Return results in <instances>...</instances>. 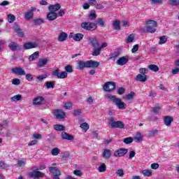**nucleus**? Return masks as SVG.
<instances>
[{"label": "nucleus", "instance_id": "f257e3e1", "mask_svg": "<svg viewBox=\"0 0 179 179\" xmlns=\"http://www.w3.org/2000/svg\"><path fill=\"white\" fill-rule=\"evenodd\" d=\"M156 27H157V22L150 20L145 21V29H143L144 33H156Z\"/></svg>", "mask_w": 179, "mask_h": 179}, {"label": "nucleus", "instance_id": "f03ea898", "mask_svg": "<svg viewBox=\"0 0 179 179\" xmlns=\"http://www.w3.org/2000/svg\"><path fill=\"white\" fill-rule=\"evenodd\" d=\"M82 29L84 30H87L88 31L96 30L97 29V25L94 22H85L81 24Z\"/></svg>", "mask_w": 179, "mask_h": 179}, {"label": "nucleus", "instance_id": "7ed1b4c3", "mask_svg": "<svg viewBox=\"0 0 179 179\" xmlns=\"http://www.w3.org/2000/svg\"><path fill=\"white\" fill-rule=\"evenodd\" d=\"M108 121L109 122H112L110 124L111 128H120V129H122V128L125 127L122 122L115 121L113 117L109 118Z\"/></svg>", "mask_w": 179, "mask_h": 179}, {"label": "nucleus", "instance_id": "20e7f679", "mask_svg": "<svg viewBox=\"0 0 179 179\" xmlns=\"http://www.w3.org/2000/svg\"><path fill=\"white\" fill-rule=\"evenodd\" d=\"M49 171L52 174V177H54L55 176H61V171H59V169H58V166H57V164H52L49 167Z\"/></svg>", "mask_w": 179, "mask_h": 179}, {"label": "nucleus", "instance_id": "39448f33", "mask_svg": "<svg viewBox=\"0 0 179 179\" xmlns=\"http://www.w3.org/2000/svg\"><path fill=\"white\" fill-rule=\"evenodd\" d=\"M54 76H56L58 79H65L68 78V73L66 71H62L59 73V69H56L52 72Z\"/></svg>", "mask_w": 179, "mask_h": 179}, {"label": "nucleus", "instance_id": "423d86ee", "mask_svg": "<svg viewBox=\"0 0 179 179\" xmlns=\"http://www.w3.org/2000/svg\"><path fill=\"white\" fill-rule=\"evenodd\" d=\"M8 48H10L11 51H22V45H19L17 43L12 41L8 44Z\"/></svg>", "mask_w": 179, "mask_h": 179}, {"label": "nucleus", "instance_id": "0eeeda50", "mask_svg": "<svg viewBox=\"0 0 179 179\" xmlns=\"http://www.w3.org/2000/svg\"><path fill=\"white\" fill-rule=\"evenodd\" d=\"M115 89V83L114 82H107L103 85V90L105 92H113Z\"/></svg>", "mask_w": 179, "mask_h": 179}, {"label": "nucleus", "instance_id": "6e6552de", "mask_svg": "<svg viewBox=\"0 0 179 179\" xmlns=\"http://www.w3.org/2000/svg\"><path fill=\"white\" fill-rule=\"evenodd\" d=\"M38 43L36 42H27L23 44L24 50H31V48H37Z\"/></svg>", "mask_w": 179, "mask_h": 179}, {"label": "nucleus", "instance_id": "1a4fd4ad", "mask_svg": "<svg viewBox=\"0 0 179 179\" xmlns=\"http://www.w3.org/2000/svg\"><path fill=\"white\" fill-rule=\"evenodd\" d=\"M54 114L57 120H64L66 113L64 112L62 109H57L54 111Z\"/></svg>", "mask_w": 179, "mask_h": 179}, {"label": "nucleus", "instance_id": "9d476101", "mask_svg": "<svg viewBox=\"0 0 179 179\" xmlns=\"http://www.w3.org/2000/svg\"><path fill=\"white\" fill-rule=\"evenodd\" d=\"M127 153H128V149L120 148V150L115 152L114 156L115 157H122V156H124Z\"/></svg>", "mask_w": 179, "mask_h": 179}, {"label": "nucleus", "instance_id": "9b49d317", "mask_svg": "<svg viewBox=\"0 0 179 179\" xmlns=\"http://www.w3.org/2000/svg\"><path fill=\"white\" fill-rule=\"evenodd\" d=\"M28 176L29 177H34V179H38V178H40V177H43L44 173H43L42 172H40L38 171L34 170L32 172H29L28 173Z\"/></svg>", "mask_w": 179, "mask_h": 179}, {"label": "nucleus", "instance_id": "f8f14e48", "mask_svg": "<svg viewBox=\"0 0 179 179\" xmlns=\"http://www.w3.org/2000/svg\"><path fill=\"white\" fill-rule=\"evenodd\" d=\"M13 73H15V75H19L20 76H24L26 75V71L23 70L22 68L20 67H15L12 69Z\"/></svg>", "mask_w": 179, "mask_h": 179}, {"label": "nucleus", "instance_id": "ddd939ff", "mask_svg": "<svg viewBox=\"0 0 179 179\" xmlns=\"http://www.w3.org/2000/svg\"><path fill=\"white\" fill-rule=\"evenodd\" d=\"M88 41L94 48H97V47H100V43H99L97 38L94 37L90 38L88 39Z\"/></svg>", "mask_w": 179, "mask_h": 179}, {"label": "nucleus", "instance_id": "4468645a", "mask_svg": "<svg viewBox=\"0 0 179 179\" xmlns=\"http://www.w3.org/2000/svg\"><path fill=\"white\" fill-rule=\"evenodd\" d=\"M128 57H122L117 60L116 64L117 65H120V66H123V65H126V64H128Z\"/></svg>", "mask_w": 179, "mask_h": 179}, {"label": "nucleus", "instance_id": "2eb2a0df", "mask_svg": "<svg viewBox=\"0 0 179 179\" xmlns=\"http://www.w3.org/2000/svg\"><path fill=\"white\" fill-rule=\"evenodd\" d=\"M115 103L119 110H125V103H124L121 99L117 98L116 101H115Z\"/></svg>", "mask_w": 179, "mask_h": 179}, {"label": "nucleus", "instance_id": "dca6fc26", "mask_svg": "<svg viewBox=\"0 0 179 179\" xmlns=\"http://www.w3.org/2000/svg\"><path fill=\"white\" fill-rule=\"evenodd\" d=\"M48 62H50L48 59L42 58L39 59L38 62L36 63V65L38 68H43V66H45Z\"/></svg>", "mask_w": 179, "mask_h": 179}, {"label": "nucleus", "instance_id": "f3484780", "mask_svg": "<svg viewBox=\"0 0 179 179\" xmlns=\"http://www.w3.org/2000/svg\"><path fill=\"white\" fill-rule=\"evenodd\" d=\"M45 99L43 96H37L33 99V104L34 106H41L44 103Z\"/></svg>", "mask_w": 179, "mask_h": 179}, {"label": "nucleus", "instance_id": "a211bd4d", "mask_svg": "<svg viewBox=\"0 0 179 179\" xmlns=\"http://www.w3.org/2000/svg\"><path fill=\"white\" fill-rule=\"evenodd\" d=\"M102 157L105 159V160H108L110 157H111V150L110 149H104L102 152Z\"/></svg>", "mask_w": 179, "mask_h": 179}, {"label": "nucleus", "instance_id": "6ab92c4d", "mask_svg": "<svg viewBox=\"0 0 179 179\" xmlns=\"http://www.w3.org/2000/svg\"><path fill=\"white\" fill-rule=\"evenodd\" d=\"M57 17H58V14L55 12L50 11L47 14L48 20H50V21L55 20Z\"/></svg>", "mask_w": 179, "mask_h": 179}, {"label": "nucleus", "instance_id": "aec40b11", "mask_svg": "<svg viewBox=\"0 0 179 179\" xmlns=\"http://www.w3.org/2000/svg\"><path fill=\"white\" fill-rule=\"evenodd\" d=\"M138 82H146L148 80V76L146 74H138L136 77Z\"/></svg>", "mask_w": 179, "mask_h": 179}, {"label": "nucleus", "instance_id": "412c9836", "mask_svg": "<svg viewBox=\"0 0 179 179\" xmlns=\"http://www.w3.org/2000/svg\"><path fill=\"white\" fill-rule=\"evenodd\" d=\"M100 63L94 60H88V68H99Z\"/></svg>", "mask_w": 179, "mask_h": 179}, {"label": "nucleus", "instance_id": "4be33fe9", "mask_svg": "<svg viewBox=\"0 0 179 179\" xmlns=\"http://www.w3.org/2000/svg\"><path fill=\"white\" fill-rule=\"evenodd\" d=\"M69 36L73 37L74 41H80L81 40H83V37H85V36L80 33L76 34L73 36L70 35Z\"/></svg>", "mask_w": 179, "mask_h": 179}, {"label": "nucleus", "instance_id": "5701e85b", "mask_svg": "<svg viewBox=\"0 0 179 179\" xmlns=\"http://www.w3.org/2000/svg\"><path fill=\"white\" fill-rule=\"evenodd\" d=\"M61 137L62 139H65L66 141H73V136H72L65 131H63L62 133Z\"/></svg>", "mask_w": 179, "mask_h": 179}, {"label": "nucleus", "instance_id": "b1692460", "mask_svg": "<svg viewBox=\"0 0 179 179\" xmlns=\"http://www.w3.org/2000/svg\"><path fill=\"white\" fill-rule=\"evenodd\" d=\"M49 10L50 12H57V10H59L61 9V5L59 3H57L55 5H50L48 7Z\"/></svg>", "mask_w": 179, "mask_h": 179}, {"label": "nucleus", "instance_id": "393cba45", "mask_svg": "<svg viewBox=\"0 0 179 179\" xmlns=\"http://www.w3.org/2000/svg\"><path fill=\"white\" fill-rule=\"evenodd\" d=\"M135 96H136V94H135L134 92H131L129 94L123 96V99L124 100H127L129 101V100H134V99H135Z\"/></svg>", "mask_w": 179, "mask_h": 179}, {"label": "nucleus", "instance_id": "a878e982", "mask_svg": "<svg viewBox=\"0 0 179 179\" xmlns=\"http://www.w3.org/2000/svg\"><path fill=\"white\" fill-rule=\"evenodd\" d=\"M78 68L80 71H83V69H85V68H89L88 61H80L78 62Z\"/></svg>", "mask_w": 179, "mask_h": 179}, {"label": "nucleus", "instance_id": "bb28decb", "mask_svg": "<svg viewBox=\"0 0 179 179\" xmlns=\"http://www.w3.org/2000/svg\"><path fill=\"white\" fill-rule=\"evenodd\" d=\"M173 117L170 116H166L164 119L165 125H166V127H170V125H171V122L173 121Z\"/></svg>", "mask_w": 179, "mask_h": 179}, {"label": "nucleus", "instance_id": "cd10ccee", "mask_svg": "<svg viewBox=\"0 0 179 179\" xmlns=\"http://www.w3.org/2000/svg\"><path fill=\"white\" fill-rule=\"evenodd\" d=\"M101 54V48L99 46L97 48H94L92 55L93 57H97V55H100Z\"/></svg>", "mask_w": 179, "mask_h": 179}, {"label": "nucleus", "instance_id": "c85d7f7f", "mask_svg": "<svg viewBox=\"0 0 179 179\" xmlns=\"http://www.w3.org/2000/svg\"><path fill=\"white\" fill-rule=\"evenodd\" d=\"M68 38V34L65 32H61L59 37L58 41H65Z\"/></svg>", "mask_w": 179, "mask_h": 179}, {"label": "nucleus", "instance_id": "c756f323", "mask_svg": "<svg viewBox=\"0 0 179 179\" xmlns=\"http://www.w3.org/2000/svg\"><path fill=\"white\" fill-rule=\"evenodd\" d=\"M33 10H30L29 11L25 13L24 17L27 20H30V19H33L34 16Z\"/></svg>", "mask_w": 179, "mask_h": 179}, {"label": "nucleus", "instance_id": "7c9ffc66", "mask_svg": "<svg viewBox=\"0 0 179 179\" xmlns=\"http://www.w3.org/2000/svg\"><path fill=\"white\" fill-rule=\"evenodd\" d=\"M105 99L106 100H109V101H113L114 103H115L116 100L118 98H117V96H115L114 95L107 94V95H105Z\"/></svg>", "mask_w": 179, "mask_h": 179}, {"label": "nucleus", "instance_id": "2f4dec72", "mask_svg": "<svg viewBox=\"0 0 179 179\" xmlns=\"http://www.w3.org/2000/svg\"><path fill=\"white\" fill-rule=\"evenodd\" d=\"M106 170L107 166L104 163L101 164V165L98 167V171L99 173H104L106 171Z\"/></svg>", "mask_w": 179, "mask_h": 179}, {"label": "nucleus", "instance_id": "473e14b6", "mask_svg": "<svg viewBox=\"0 0 179 179\" xmlns=\"http://www.w3.org/2000/svg\"><path fill=\"white\" fill-rule=\"evenodd\" d=\"M53 128L55 131H65V127L62 124H55Z\"/></svg>", "mask_w": 179, "mask_h": 179}, {"label": "nucleus", "instance_id": "72a5a7b5", "mask_svg": "<svg viewBox=\"0 0 179 179\" xmlns=\"http://www.w3.org/2000/svg\"><path fill=\"white\" fill-rule=\"evenodd\" d=\"M45 85L46 89H54L55 87V82L54 81H47Z\"/></svg>", "mask_w": 179, "mask_h": 179}, {"label": "nucleus", "instance_id": "f704fd0d", "mask_svg": "<svg viewBox=\"0 0 179 179\" xmlns=\"http://www.w3.org/2000/svg\"><path fill=\"white\" fill-rule=\"evenodd\" d=\"M148 68L150 71H152V72H159V66L155 64H150Z\"/></svg>", "mask_w": 179, "mask_h": 179}, {"label": "nucleus", "instance_id": "c9c22d12", "mask_svg": "<svg viewBox=\"0 0 179 179\" xmlns=\"http://www.w3.org/2000/svg\"><path fill=\"white\" fill-rule=\"evenodd\" d=\"M33 22L35 26H40V24H43V23H44V20L42 18L34 19Z\"/></svg>", "mask_w": 179, "mask_h": 179}, {"label": "nucleus", "instance_id": "e433bc0d", "mask_svg": "<svg viewBox=\"0 0 179 179\" xmlns=\"http://www.w3.org/2000/svg\"><path fill=\"white\" fill-rule=\"evenodd\" d=\"M39 53L38 52H35L29 57V61H34L38 58Z\"/></svg>", "mask_w": 179, "mask_h": 179}, {"label": "nucleus", "instance_id": "4c0bfd02", "mask_svg": "<svg viewBox=\"0 0 179 179\" xmlns=\"http://www.w3.org/2000/svg\"><path fill=\"white\" fill-rule=\"evenodd\" d=\"M96 17H97V15L96 14V10H91L90 14L89 15V20H94Z\"/></svg>", "mask_w": 179, "mask_h": 179}, {"label": "nucleus", "instance_id": "58836bf2", "mask_svg": "<svg viewBox=\"0 0 179 179\" xmlns=\"http://www.w3.org/2000/svg\"><path fill=\"white\" fill-rule=\"evenodd\" d=\"M25 165H26V159H21L18 160L17 162V167H24Z\"/></svg>", "mask_w": 179, "mask_h": 179}, {"label": "nucleus", "instance_id": "ea45409f", "mask_svg": "<svg viewBox=\"0 0 179 179\" xmlns=\"http://www.w3.org/2000/svg\"><path fill=\"white\" fill-rule=\"evenodd\" d=\"M7 19H8V23H13L15 20H16V17H15V15L12 14H9L7 15Z\"/></svg>", "mask_w": 179, "mask_h": 179}, {"label": "nucleus", "instance_id": "a19ab883", "mask_svg": "<svg viewBox=\"0 0 179 179\" xmlns=\"http://www.w3.org/2000/svg\"><path fill=\"white\" fill-rule=\"evenodd\" d=\"M167 38H169V37H167V36H162L159 38V44L162 45V44H166V43H167Z\"/></svg>", "mask_w": 179, "mask_h": 179}, {"label": "nucleus", "instance_id": "79ce46f5", "mask_svg": "<svg viewBox=\"0 0 179 179\" xmlns=\"http://www.w3.org/2000/svg\"><path fill=\"white\" fill-rule=\"evenodd\" d=\"M14 30L20 36V37H23V32H22V29L17 25H14Z\"/></svg>", "mask_w": 179, "mask_h": 179}, {"label": "nucleus", "instance_id": "37998d69", "mask_svg": "<svg viewBox=\"0 0 179 179\" xmlns=\"http://www.w3.org/2000/svg\"><path fill=\"white\" fill-rule=\"evenodd\" d=\"M142 173L145 177H151L152 176V171L149 169H145L142 171Z\"/></svg>", "mask_w": 179, "mask_h": 179}, {"label": "nucleus", "instance_id": "c03bdc74", "mask_svg": "<svg viewBox=\"0 0 179 179\" xmlns=\"http://www.w3.org/2000/svg\"><path fill=\"white\" fill-rule=\"evenodd\" d=\"M11 101H20L22 100V95L17 94L10 98Z\"/></svg>", "mask_w": 179, "mask_h": 179}, {"label": "nucleus", "instance_id": "a18cd8bd", "mask_svg": "<svg viewBox=\"0 0 179 179\" xmlns=\"http://www.w3.org/2000/svg\"><path fill=\"white\" fill-rule=\"evenodd\" d=\"M134 139L136 140V142H141V141H143V138H142V134H141L140 132H138L136 134Z\"/></svg>", "mask_w": 179, "mask_h": 179}, {"label": "nucleus", "instance_id": "49530a36", "mask_svg": "<svg viewBox=\"0 0 179 179\" xmlns=\"http://www.w3.org/2000/svg\"><path fill=\"white\" fill-rule=\"evenodd\" d=\"M159 134V130L157 129H152L149 131L148 135L149 136H156Z\"/></svg>", "mask_w": 179, "mask_h": 179}, {"label": "nucleus", "instance_id": "de8ad7c7", "mask_svg": "<svg viewBox=\"0 0 179 179\" xmlns=\"http://www.w3.org/2000/svg\"><path fill=\"white\" fill-rule=\"evenodd\" d=\"M123 142L126 143V145H129V143L134 142V138H132V137H127L123 140Z\"/></svg>", "mask_w": 179, "mask_h": 179}, {"label": "nucleus", "instance_id": "09e8293b", "mask_svg": "<svg viewBox=\"0 0 179 179\" xmlns=\"http://www.w3.org/2000/svg\"><path fill=\"white\" fill-rule=\"evenodd\" d=\"M51 154L52 156H58L59 155V149L58 148H55L52 150Z\"/></svg>", "mask_w": 179, "mask_h": 179}, {"label": "nucleus", "instance_id": "8fccbe9b", "mask_svg": "<svg viewBox=\"0 0 179 179\" xmlns=\"http://www.w3.org/2000/svg\"><path fill=\"white\" fill-rule=\"evenodd\" d=\"M113 27L115 30H121V27H120V21H115L113 22Z\"/></svg>", "mask_w": 179, "mask_h": 179}, {"label": "nucleus", "instance_id": "3c124183", "mask_svg": "<svg viewBox=\"0 0 179 179\" xmlns=\"http://www.w3.org/2000/svg\"><path fill=\"white\" fill-rule=\"evenodd\" d=\"M64 69L68 73H72L73 72V69H72V66L71 65L66 66Z\"/></svg>", "mask_w": 179, "mask_h": 179}, {"label": "nucleus", "instance_id": "603ef678", "mask_svg": "<svg viewBox=\"0 0 179 179\" xmlns=\"http://www.w3.org/2000/svg\"><path fill=\"white\" fill-rule=\"evenodd\" d=\"M169 3L172 6H177L179 5V0H169Z\"/></svg>", "mask_w": 179, "mask_h": 179}, {"label": "nucleus", "instance_id": "864d4df0", "mask_svg": "<svg viewBox=\"0 0 179 179\" xmlns=\"http://www.w3.org/2000/svg\"><path fill=\"white\" fill-rule=\"evenodd\" d=\"M96 23L98 24H99V26H101V27H104V20H103V18H99L97 20H96Z\"/></svg>", "mask_w": 179, "mask_h": 179}, {"label": "nucleus", "instance_id": "5fc2aeb1", "mask_svg": "<svg viewBox=\"0 0 179 179\" xmlns=\"http://www.w3.org/2000/svg\"><path fill=\"white\" fill-rule=\"evenodd\" d=\"M119 56H120V51L116 50L111 54L110 59H113V58H117V57H119Z\"/></svg>", "mask_w": 179, "mask_h": 179}, {"label": "nucleus", "instance_id": "6e6d98bb", "mask_svg": "<svg viewBox=\"0 0 179 179\" xmlns=\"http://www.w3.org/2000/svg\"><path fill=\"white\" fill-rule=\"evenodd\" d=\"M9 166H8L5 162L0 161V169L2 170H5V169H8Z\"/></svg>", "mask_w": 179, "mask_h": 179}, {"label": "nucleus", "instance_id": "4d7b16f0", "mask_svg": "<svg viewBox=\"0 0 179 179\" xmlns=\"http://www.w3.org/2000/svg\"><path fill=\"white\" fill-rule=\"evenodd\" d=\"M80 128H82V129H84L85 131H87V129H89V124L85 122L80 124Z\"/></svg>", "mask_w": 179, "mask_h": 179}, {"label": "nucleus", "instance_id": "13d9d810", "mask_svg": "<svg viewBox=\"0 0 179 179\" xmlns=\"http://www.w3.org/2000/svg\"><path fill=\"white\" fill-rule=\"evenodd\" d=\"M25 78L28 82H31V80H34V78H33V76L30 73H28L26 75Z\"/></svg>", "mask_w": 179, "mask_h": 179}, {"label": "nucleus", "instance_id": "bf43d9fd", "mask_svg": "<svg viewBox=\"0 0 179 179\" xmlns=\"http://www.w3.org/2000/svg\"><path fill=\"white\" fill-rule=\"evenodd\" d=\"M117 94L122 95L125 93V89L124 87H120L117 92Z\"/></svg>", "mask_w": 179, "mask_h": 179}, {"label": "nucleus", "instance_id": "052dcab7", "mask_svg": "<svg viewBox=\"0 0 179 179\" xmlns=\"http://www.w3.org/2000/svg\"><path fill=\"white\" fill-rule=\"evenodd\" d=\"M64 108H66V110H69L70 108H72V103L67 102L64 104Z\"/></svg>", "mask_w": 179, "mask_h": 179}, {"label": "nucleus", "instance_id": "680f3d73", "mask_svg": "<svg viewBox=\"0 0 179 179\" xmlns=\"http://www.w3.org/2000/svg\"><path fill=\"white\" fill-rule=\"evenodd\" d=\"M134 39L135 37L134 36V35L131 34L127 37V43H132V41H134Z\"/></svg>", "mask_w": 179, "mask_h": 179}, {"label": "nucleus", "instance_id": "e2e57ef3", "mask_svg": "<svg viewBox=\"0 0 179 179\" xmlns=\"http://www.w3.org/2000/svg\"><path fill=\"white\" fill-rule=\"evenodd\" d=\"M152 5H157V3H162L163 0H150Z\"/></svg>", "mask_w": 179, "mask_h": 179}, {"label": "nucleus", "instance_id": "0e129e2a", "mask_svg": "<svg viewBox=\"0 0 179 179\" xmlns=\"http://www.w3.org/2000/svg\"><path fill=\"white\" fill-rule=\"evenodd\" d=\"M152 112L155 114H159V113L160 112V106L154 107L152 108Z\"/></svg>", "mask_w": 179, "mask_h": 179}, {"label": "nucleus", "instance_id": "69168bd1", "mask_svg": "<svg viewBox=\"0 0 179 179\" xmlns=\"http://www.w3.org/2000/svg\"><path fill=\"white\" fill-rule=\"evenodd\" d=\"M12 83L13 85H20V80L17 78L13 79Z\"/></svg>", "mask_w": 179, "mask_h": 179}, {"label": "nucleus", "instance_id": "338daca9", "mask_svg": "<svg viewBox=\"0 0 179 179\" xmlns=\"http://www.w3.org/2000/svg\"><path fill=\"white\" fill-rule=\"evenodd\" d=\"M116 174H117V176L119 177H122L124 176V170L122 169H119L116 171Z\"/></svg>", "mask_w": 179, "mask_h": 179}, {"label": "nucleus", "instance_id": "774afa93", "mask_svg": "<svg viewBox=\"0 0 179 179\" xmlns=\"http://www.w3.org/2000/svg\"><path fill=\"white\" fill-rule=\"evenodd\" d=\"M81 114H82V110L80 109L74 110L73 111V115L76 116L80 115Z\"/></svg>", "mask_w": 179, "mask_h": 179}]
</instances>
